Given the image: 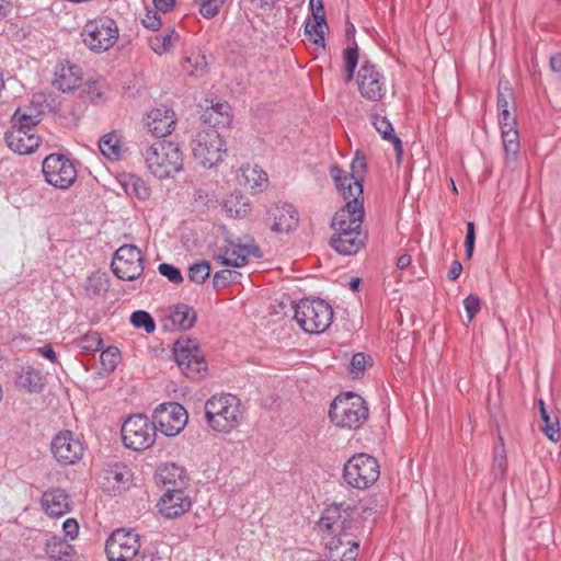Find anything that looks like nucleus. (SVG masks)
Returning a JSON list of instances; mask_svg holds the SVG:
<instances>
[{
	"instance_id": "obj_60",
	"label": "nucleus",
	"mask_w": 561,
	"mask_h": 561,
	"mask_svg": "<svg viewBox=\"0 0 561 561\" xmlns=\"http://www.w3.org/2000/svg\"><path fill=\"white\" fill-rule=\"evenodd\" d=\"M65 534L73 539L78 535L79 525L75 518H68L62 524Z\"/></svg>"
},
{
	"instance_id": "obj_56",
	"label": "nucleus",
	"mask_w": 561,
	"mask_h": 561,
	"mask_svg": "<svg viewBox=\"0 0 561 561\" xmlns=\"http://www.w3.org/2000/svg\"><path fill=\"white\" fill-rule=\"evenodd\" d=\"M476 241L474 224L472 221L467 222V233L465 240L466 255L470 259L473 254Z\"/></svg>"
},
{
	"instance_id": "obj_10",
	"label": "nucleus",
	"mask_w": 561,
	"mask_h": 561,
	"mask_svg": "<svg viewBox=\"0 0 561 561\" xmlns=\"http://www.w3.org/2000/svg\"><path fill=\"white\" fill-rule=\"evenodd\" d=\"M379 476L378 461L367 454H356L343 466V480L354 489H368L378 480Z\"/></svg>"
},
{
	"instance_id": "obj_51",
	"label": "nucleus",
	"mask_w": 561,
	"mask_h": 561,
	"mask_svg": "<svg viewBox=\"0 0 561 561\" xmlns=\"http://www.w3.org/2000/svg\"><path fill=\"white\" fill-rule=\"evenodd\" d=\"M158 271L161 275L165 276L173 284H180L183 282L181 271L172 264L161 263L158 266Z\"/></svg>"
},
{
	"instance_id": "obj_11",
	"label": "nucleus",
	"mask_w": 561,
	"mask_h": 561,
	"mask_svg": "<svg viewBox=\"0 0 561 561\" xmlns=\"http://www.w3.org/2000/svg\"><path fill=\"white\" fill-rule=\"evenodd\" d=\"M84 45L96 53L112 48L118 39V27L110 16H99L89 20L81 32Z\"/></svg>"
},
{
	"instance_id": "obj_13",
	"label": "nucleus",
	"mask_w": 561,
	"mask_h": 561,
	"mask_svg": "<svg viewBox=\"0 0 561 561\" xmlns=\"http://www.w3.org/2000/svg\"><path fill=\"white\" fill-rule=\"evenodd\" d=\"M45 181L60 190L70 187L77 179V170L70 159L60 153L47 156L42 165Z\"/></svg>"
},
{
	"instance_id": "obj_42",
	"label": "nucleus",
	"mask_w": 561,
	"mask_h": 561,
	"mask_svg": "<svg viewBox=\"0 0 561 561\" xmlns=\"http://www.w3.org/2000/svg\"><path fill=\"white\" fill-rule=\"evenodd\" d=\"M208 66L206 56L201 53H192L190 56L185 58L184 69L188 71L191 75H201L204 73Z\"/></svg>"
},
{
	"instance_id": "obj_3",
	"label": "nucleus",
	"mask_w": 561,
	"mask_h": 561,
	"mask_svg": "<svg viewBox=\"0 0 561 561\" xmlns=\"http://www.w3.org/2000/svg\"><path fill=\"white\" fill-rule=\"evenodd\" d=\"M141 154L150 173L160 180L173 176L183 168L181 148L172 141L158 140L145 145Z\"/></svg>"
},
{
	"instance_id": "obj_34",
	"label": "nucleus",
	"mask_w": 561,
	"mask_h": 561,
	"mask_svg": "<svg viewBox=\"0 0 561 561\" xmlns=\"http://www.w3.org/2000/svg\"><path fill=\"white\" fill-rule=\"evenodd\" d=\"M238 180L240 185L255 190L267 182V174L257 165H247L240 169Z\"/></svg>"
},
{
	"instance_id": "obj_30",
	"label": "nucleus",
	"mask_w": 561,
	"mask_h": 561,
	"mask_svg": "<svg viewBox=\"0 0 561 561\" xmlns=\"http://www.w3.org/2000/svg\"><path fill=\"white\" fill-rule=\"evenodd\" d=\"M204 122L211 126V129L230 125V105L227 102H218L206 108L202 115Z\"/></svg>"
},
{
	"instance_id": "obj_48",
	"label": "nucleus",
	"mask_w": 561,
	"mask_h": 561,
	"mask_svg": "<svg viewBox=\"0 0 561 561\" xmlns=\"http://www.w3.org/2000/svg\"><path fill=\"white\" fill-rule=\"evenodd\" d=\"M507 460L503 446L495 447L493 456V473L496 479H502L506 473Z\"/></svg>"
},
{
	"instance_id": "obj_7",
	"label": "nucleus",
	"mask_w": 561,
	"mask_h": 561,
	"mask_svg": "<svg viewBox=\"0 0 561 561\" xmlns=\"http://www.w3.org/2000/svg\"><path fill=\"white\" fill-rule=\"evenodd\" d=\"M294 318L305 332L319 334L330 327L333 309L323 299L305 298L296 305Z\"/></svg>"
},
{
	"instance_id": "obj_24",
	"label": "nucleus",
	"mask_w": 561,
	"mask_h": 561,
	"mask_svg": "<svg viewBox=\"0 0 561 561\" xmlns=\"http://www.w3.org/2000/svg\"><path fill=\"white\" fill-rule=\"evenodd\" d=\"M131 477L133 473L126 465L110 463L102 471V485L108 491H119L129 485Z\"/></svg>"
},
{
	"instance_id": "obj_43",
	"label": "nucleus",
	"mask_w": 561,
	"mask_h": 561,
	"mask_svg": "<svg viewBox=\"0 0 561 561\" xmlns=\"http://www.w3.org/2000/svg\"><path fill=\"white\" fill-rule=\"evenodd\" d=\"M501 136L503 140V147L507 154L515 157L519 150V140L517 128H502Z\"/></svg>"
},
{
	"instance_id": "obj_40",
	"label": "nucleus",
	"mask_w": 561,
	"mask_h": 561,
	"mask_svg": "<svg viewBox=\"0 0 561 561\" xmlns=\"http://www.w3.org/2000/svg\"><path fill=\"white\" fill-rule=\"evenodd\" d=\"M328 28L325 18L313 19L305 24L306 34L313 36L312 41L316 45L324 47V31Z\"/></svg>"
},
{
	"instance_id": "obj_39",
	"label": "nucleus",
	"mask_w": 561,
	"mask_h": 561,
	"mask_svg": "<svg viewBox=\"0 0 561 561\" xmlns=\"http://www.w3.org/2000/svg\"><path fill=\"white\" fill-rule=\"evenodd\" d=\"M358 49L356 46L346 47L343 51V69H344V81L351 82L354 78L355 69L358 65Z\"/></svg>"
},
{
	"instance_id": "obj_62",
	"label": "nucleus",
	"mask_w": 561,
	"mask_h": 561,
	"mask_svg": "<svg viewBox=\"0 0 561 561\" xmlns=\"http://www.w3.org/2000/svg\"><path fill=\"white\" fill-rule=\"evenodd\" d=\"M309 4H310V8L312 10L313 19L325 18L322 0H310Z\"/></svg>"
},
{
	"instance_id": "obj_52",
	"label": "nucleus",
	"mask_w": 561,
	"mask_h": 561,
	"mask_svg": "<svg viewBox=\"0 0 561 561\" xmlns=\"http://www.w3.org/2000/svg\"><path fill=\"white\" fill-rule=\"evenodd\" d=\"M224 3V0H205L199 8V13L206 18L211 19L216 16Z\"/></svg>"
},
{
	"instance_id": "obj_45",
	"label": "nucleus",
	"mask_w": 561,
	"mask_h": 561,
	"mask_svg": "<svg viewBox=\"0 0 561 561\" xmlns=\"http://www.w3.org/2000/svg\"><path fill=\"white\" fill-rule=\"evenodd\" d=\"M210 274V264L207 261L194 263L188 268V277L195 284H204Z\"/></svg>"
},
{
	"instance_id": "obj_22",
	"label": "nucleus",
	"mask_w": 561,
	"mask_h": 561,
	"mask_svg": "<svg viewBox=\"0 0 561 561\" xmlns=\"http://www.w3.org/2000/svg\"><path fill=\"white\" fill-rule=\"evenodd\" d=\"M4 139L8 147L20 154H28L36 150L41 144V137L35 130H26L25 128L10 127Z\"/></svg>"
},
{
	"instance_id": "obj_31",
	"label": "nucleus",
	"mask_w": 561,
	"mask_h": 561,
	"mask_svg": "<svg viewBox=\"0 0 561 561\" xmlns=\"http://www.w3.org/2000/svg\"><path fill=\"white\" fill-rule=\"evenodd\" d=\"M118 181L127 195H133L140 201H146L150 197V187L138 175L133 173H124L119 176Z\"/></svg>"
},
{
	"instance_id": "obj_12",
	"label": "nucleus",
	"mask_w": 561,
	"mask_h": 561,
	"mask_svg": "<svg viewBox=\"0 0 561 561\" xmlns=\"http://www.w3.org/2000/svg\"><path fill=\"white\" fill-rule=\"evenodd\" d=\"M140 549L139 535L131 529H115L106 540L108 561H134Z\"/></svg>"
},
{
	"instance_id": "obj_50",
	"label": "nucleus",
	"mask_w": 561,
	"mask_h": 561,
	"mask_svg": "<svg viewBox=\"0 0 561 561\" xmlns=\"http://www.w3.org/2000/svg\"><path fill=\"white\" fill-rule=\"evenodd\" d=\"M72 550L71 546L62 540H58L54 538L51 541L47 542L46 552L53 559H61V554L69 556Z\"/></svg>"
},
{
	"instance_id": "obj_25",
	"label": "nucleus",
	"mask_w": 561,
	"mask_h": 561,
	"mask_svg": "<svg viewBox=\"0 0 561 561\" xmlns=\"http://www.w3.org/2000/svg\"><path fill=\"white\" fill-rule=\"evenodd\" d=\"M41 504L46 514L61 516L70 511V499L64 489L53 488L45 491Z\"/></svg>"
},
{
	"instance_id": "obj_35",
	"label": "nucleus",
	"mask_w": 561,
	"mask_h": 561,
	"mask_svg": "<svg viewBox=\"0 0 561 561\" xmlns=\"http://www.w3.org/2000/svg\"><path fill=\"white\" fill-rule=\"evenodd\" d=\"M222 207L231 218H244L251 211L249 199L242 195H230L225 199Z\"/></svg>"
},
{
	"instance_id": "obj_17",
	"label": "nucleus",
	"mask_w": 561,
	"mask_h": 561,
	"mask_svg": "<svg viewBox=\"0 0 561 561\" xmlns=\"http://www.w3.org/2000/svg\"><path fill=\"white\" fill-rule=\"evenodd\" d=\"M50 451L61 466L75 465L83 456V444L71 431H61L50 442Z\"/></svg>"
},
{
	"instance_id": "obj_23",
	"label": "nucleus",
	"mask_w": 561,
	"mask_h": 561,
	"mask_svg": "<svg viewBox=\"0 0 561 561\" xmlns=\"http://www.w3.org/2000/svg\"><path fill=\"white\" fill-rule=\"evenodd\" d=\"M367 233L365 231H334L330 238V245L340 254H356L365 244Z\"/></svg>"
},
{
	"instance_id": "obj_8",
	"label": "nucleus",
	"mask_w": 561,
	"mask_h": 561,
	"mask_svg": "<svg viewBox=\"0 0 561 561\" xmlns=\"http://www.w3.org/2000/svg\"><path fill=\"white\" fill-rule=\"evenodd\" d=\"M194 159L204 168H214L222 162L227 146L216 129L198 130L192 140Z\"/></svg>"
},
{
	"instance_id": "obj_16",
	"label": "nucleus",
	"mask_w": 561,
	"mask_h": 561,
	"mask_svg": "<svg viewBox=\"0 0 561 561\" xmlns=\"http://www.w3.org/2000/svg\"><path fill=\"white\" fill-rule=\"evenodd\" d=\"M360 95L370 102H379L386 94V78L369 60L364 61L356 76Z\"/></svg>"
},
{
	"instance_id": "obj_9",
	"label": "nucleus",
	"mask_w": 561,
	"mask_h": 561,
	"mask_svg": "<svg viewBox=\"0 0 561 561\" xmlns=\"http://www.w3.org/2000/svg\"><path fill=\"white\" fill-rule=\"evenodd\" d=\"M158 426L148 416H129L122 426V440L126 448L142 451L151 447L157 437Z\"/></svg>"
},
{
	"instance_id": "obj_14",
	"label": "nucleus",
	"mask_w": 561,
	"mask_h": 561,
	"mask_svg": "<svg viewBox=\"0 0 561 561\" xmlns=\"http://www.w3.org/2000/svg\"><path fill=\"white\" fill-rule=\"evenodd\" d=\"M111 268L114 275L123 280H135L144 273V256L134 244L119 247L112 260Z\"/></svg>"
},
{
	"instance_id": "obj_32",
	"label": "nucleus",
	"mask_w": 561,
	"mask_h": 561,
	"mask_svg": "<svg viewBox=\"0 0 561 561\" xmlns=\"http://www.w3.org/2000/svg\"><path fill=\"white\" fill-rule=\"evenodd\" d=\"M371 123L375 129L381 135L382 139L390 141L393 145L397 158L400 159L403 153L402 141L396 136L392 124L386 116L374 114Z\"/></svg>"
},
{
	"instance_id": "obj_63",
	"label": "nucleus",
	"mask_w": 561,
	"mask_h": 561,
	"mask_svg": "<svg viewBox=\"0 0 561 561\" xmlns=\"http://www.w3.org/2000/svg\"><path fill=\"white\" fill-rule=\"evenodd\" d=\"M153 4L158 11L168 13L173 10L175 0H153Z\"/></svg>"
},
{
	"instance_id": "obj_20",
	"label": "nucleus",
	"mask_w": 561,
	"mask_h": 561,
	"mask_svg": "<svg viewBox=\"0 0 561 561\" xmlns=\"http://www.w3.org/2000/svg\"><path fill=\"white\" fill-rule=\"evenodd\" d=\"M175 113L167 105H159L152 108L146 118V127L156 137L170 135L175 126Z\"/></svg>"
},
{
	"instance_id": "obj_54",
	"label": "nucleus",
	"mask_w": 561,
	"mask_h": 561,
	"mask_svg": "<svg viewBox=\"0 0 561 561\" xmlns=\"http://www.w3.org/2000/svg\"><path fill=\"white\" fill-rule=\"evenodd\" d=\"M369 357L364 353H356L351 360V373L358 378L363 375Z\"/></svg>"
},
{
	"instance_id": "obj_29",
	"label": "nucleus",
	"mask_w": 561,
	"mask_h": 561,
	"mask_svg": "<svg viewBox=\"0 0 561 561\" xmlns=\"http://www.w3.org/2000/svg\"><path fill=\"white\" fill-rule=\"evenodd\" d=\"M156 478L164 485H172V489H184L187 481L184 468L174 462L160 466L156 472Z\"/></svg>"
},
{
	"instance_id": "obj_15",
	"label": "nucleus",
	"mask_w": 561,
	"mask_h": 561,
	"mask_svg": "<svg viewBox=\"0 0 561 561\" xmlns=\"http://www.w3.org/2000/svg\"><path fill=\"white\" fill-rule=\"evenodd\" d=\"M173 354L179 368L188 378L201 376L207 369V364L194 340L186 337L176 340Z\"/></svg>"
},
{
	"instance_id": "obj_38",
	"label": "nucleus",
	"mask_w": 561,
	"mask_h": 561,
	"mask_svg": "<svg viewBox=\"0 0 561 561\" xmlns=\"http://www.w3.org/2000/svg\"><path fill=\"white\" fill-rule=\"evenodd\" d=\"M542 425L540 430L551 440L557 443L561 438L558 415L553 411H542L540 415Z\"/></svg>"
},
{
	"instance_id": "obj_58",
	"label": "nucleus",
	"mask_w": 561,
	"mask_h": 561,
	"mask_svg": "<svg viewBox=\"0 0 561 561\" xmlns=\"http://www.w3.org/2000/svg\"><path fill=\"white\" fill-rule=\"evenodd\" d=\"M85 288L92 294L99 295L101 291L106 290V282L102 276L89 277Z\"/></svg>"
},
{
	"instance_id": "obj_1",
	"label": "nucleus",
	"mask_w": 561,
	"mask_h": 561,
	"mask_svg": "<svg viewBox=\"0 0 561 561\" xmlns=\"http://www.w3.org/2000/svg\"><path fill=\"white\" fill-rule=\"evenodd\" d=\"M318 530L327 549L332 553L343 546L348 548L342 553L341 561H356L359 541L355 531L357 527L353 519V508L345 504H332L321 514L317 524Z\"/></svg>"
},
{
	"instance_id": "obj_36",
	"label": "nucleus",
	"mask_w": 561,
	"mask_h": 561,
	"mask_svg": "<svg viewBox=\"0 0 561 561\" xmlns=\"http://www.w3.org/2000/svg\"><path fill=\"white\" fill-rule=\"evenodd\" d=\"M99 148L102 154L112 161L119 160L123 153L119 136L114 131L104 135L100 139Z\"/></svg>"
},
{
	"instance_id": "obj_2",
	"label": "nucleus",
	"mask_w": 561,
	"mask_h": 561,
	"mask_svg": "<svg viewBox=\"0 0 561 561\" xmlns=\"http://www.w3.org/2000/svg\"><path fill=\"white\" fill-rule=\"evenodd\" d=\"M339 165L330 168L336 190L346 202L345 206L339 209L332 218L331 228L334 231H364L362 229L364 218L363 185L353 176L342 175Z\"/></svg>"
},
{
	"instance_id": "obj_57",
	"label": "nucleus",
	"mask_w": 561,
	"mask_h": 561,
	"mask_svg": "<svg viewBox=\"0 0 561 561\" xmlns=\"http://www.w3.org/2000/svg\"><path fill=\"white\" fill-rule=\"evenodd\" d=\"M499 124L501 129L515 128L517 126L516 116L510 110L504 108L499 112Z\"/></svg>"
},
{
	"instance_id": "obj_28",
	"label": "nucleus",
	"mask_w": 561,
	"mask_h": 561,
	"mask_svg": "<svg viewBox=\"0 0 561 561\" xmlns=\"http://www.w3.org/2000/svg\"><path fill=\"white\" fill-rule=\"evenodd\" d=\"M196 311L186 304H178L170 309L168 320L171 330H188L196 322Z\"/></svg>"
},
{
	"instance_id": "obj_6",
	"label": "nucleus",
	"mask_w": 561,
	"mask_h": 561,
	"mask_svg": "<svg viewBox=\"0 0 561 561\" xmlns=\"http://www.w3.org/2000/svg\"><path fill=\"white\" fill-rule=\"evenodd\" d=\"M220 229L224 233V242L217 244L213 251V259L218 264L237 268L244 266L250 256H262V252L253 239L241 242L240 239H232L225 226H221Z\"/></svg>"
},
{
	"instance_id": "obj_49",
	"label": "nucleus",
	"mask_w": 561,
	"mask_h": 561,
	"mask_svg": "<svg viewBox=\"0 0 561 561\" xmlns=\"http://www.w3.org/2000/svg\"><path fill=\"white\" fill-rule=\"evenodd\" d=\"M366 167L367 165H366L365 157L357 152L356 156L354 157V159L352 160V163H351L352 172L347 173L346 171L341 169L342 172H343L342 175H344V176H353V178H355V180L357 182H359V184L363 185V173L365 172Z\"/></svg>"
},
{
	"instance_id": "obj_21",
	"label": "nucleus",
	"mask_w": 561,
	"mask_h": 561,
	"mask_svg": "<svg viewBox=\"0 0 561 561\" xmlns=\"http://www.w3.org/2000/svg\"><path fill=\"white\" fill-rule=\"evenodd\" d=\"M267 219L272 221L271 228L277 233H288L296 228L298 211L288 203L276 204L267 210Z\"/></svg>"
},
{
	"instance_id": "obj_46",
	"label": "nucleus",
	"mask_w": 561,
	"mask_h": 561,
	"mask_svg": "<svg viewBox=\"0 0 561 561\" xmlns=\"http://www.w3.org/2000/svg\"><path fill=\"white\" fill-rule=\"evenodd\" d=\"M78 345L83 353L91 354L100 350L102 337L98 332H88L79 339Z\"/></svg>"
},
{
	"instance_id": "obj_26",
	"label": "nucleus",
	"mask_w": 561,
	"mask_h": 561,
	"mask_svg": "<svg viewBox=\"0 0 561 561\" xmlns=\"http://www.w3.org/2000/svg\"><path fill=\"white\" fill-rule=\"evenodd\" d=\"M81 80L82 72L80 67L67 61L57 67L53 84L62 92H70L80 85Z\"/></svg>"
},
{
	"instance_id": "obj_18",
	"label": "nucleus",
	"mask_w": 561,
	"mask_h": 561,
	"mask_svg": "<svg viewBox=\"0 0 561 561\" xmlns=\"http://www.w3.org/2000/svg\"><path fill=\"white\" fill-rule=\"evenodd\" d=\"M191 506L192 500L184 489H168L157 503L158 512L168 519L184 515Z\"/></svg>"
},
{
	"instance_id": "obj_4",
	"label": "nucleus",
	"mask_w": 561,
	"mask_h": 561,
	"mask_svg": "<svg viewBox=\"0 0 561 561\" xmlns=\"http://www.w3.org/2000/svg\"><path fill=\"white\" fill-rule=\"evenodd\" d=\"M205 420L215 432L230 433L242 420L240 399L231 393L210 397L205 403Z\"/></svg>"
},
{
	"instance_id": "obj_5",
	"label": "nucleus",
	"mask_w": 561,
	"mask_h": 561,
	"mask_svg": "<svg viewBox=\"0 0 561 561\" xmlns=\"http://www.w3.org/2000/svg\"><path fill=\"white\" fill-rule=\"evenodd\" d=\"M332 423L342 428H359L368 419L366 401L354 392L336 397L330 408Z\"/></svg>"
},
{
	"instance_id": "obj_47",
	"label": "nucleus",
	"mask_w": 561,
	"mask_h": 561,
	"mask_svg": "<svg viewBox=\"0 0 561 561\" xmlns=\"http://www.w3.org/2000/svg\"><path fill=\"white\" fill-rule=\"evenodd\" d=\"M241 277V273L234 270H220L214 274L213 284L214 287H225L229 284L237 283Z\"/></svg>"
},
{
	"instance_id": "obj_19",
	"label": "nucleus",
	"mask_w": 561,
	"mask_h": 561,
	"mask_svg": "<svg viewBox=\"0 0 561 561\" xmlns=\"http://www.w3.org/2000/svg\"><path fill=\"white\" fill-rule=\"evenodd\" d=\"M161 408L157 415L159 430L169 437L178 435L187 422L185 409L179 403H169Z\"/></svg>"
},
{
	"instance_id": "obj_59",
	"label": "nucleus",
	"mask_w": 561,
	"mask_h": 561,
	"mask_svg": "<svg viewBox=\"0 0 561 561\" xmlns=\"http://www.w3.org/2000/svg\"><path fill=\"white\" fill-rule=\"evenodd\" d=\"M142 24L148 30L158 31L161 26V20L158 12L148 10L142 19Z\"/></svg>"
},
{
	"instance_id": "obj_61",
	"label": "nucleus",
	"mask_w": 561,
	"mask_h": 561,
	"mask_svg": "<svg viewBox=\"0 0 561 561\" xmlns=\"http://www.w3.org/2000/svg\"><path fill=\"white\" fill-rule=\"evenodd\" d=\"M512 99V92L510 89H506L505 91H499L497 94V110L499 112L507 108L510 110V100Z\"/></svg>"
},
{
	"instance_id": "obj_53",
	"label": "nucleus",
	"mask_w": 561,
	"mask_h": 561,
	"mask_svg": "<svg viewBox=\"0 0 561 561\" xmlns=\"http://www.w3.org/2000/svg\"><path fill=\"white\" fill-rule=\"evenodd\" d=\"M463 306L468 320L472 321L477 313H479L481 310V300L477 295H469L467 298H465Z\"/></svg>"
},
{
	"instance_id": "obj_55",
	"label": "nucleus",
	"mask_w": 561,
	"mask_h": 561,
	"mask_svg": "<svg viewBox=\"0 0 561 561\" xmlns=\"http://www.w3.org/2000/svg\"><path fill=\"white\" fill-rule=\"evenodd\" d=\"M84 92L88 94L89 100L93 103H100L104 100V89L103 85L99 82L88 83Z\"/></svg>"
},
{
	"instance_id": "obj_37",
	"label": "nucleus",
	"mask_w": 561,
	"mask_h": 561,
	"mask_svg": "<svg viewBox=\"0 0 561 561\" xmlns=\"http://www.w3.org/2000/svg\"><path fill=\"white\" fill-rule=\"evenodd\" d=\"M180 35L175 32L174 28L169 30L163 34H157L149 39V44L151 49L162 55L169 51L176 42H179Z\"/></svg>"
},
{
	"instance_id": "obj_44",
	"label": "nucleus",
	"mask_w": 561,
	"mask_h": 561,
	"mask_svg": "<svg viewBox=\"0 0 561 561\" xmlns=\"http://www.w3.org/2000/svg\"><path fill=\"white\" fill-rule=\"evenodd\" d=\"M130 322L135 328H141L147 333H152L156 329V323L153 318L149 312L144 310L134 311L130 316Z\"/></svg>"
},
{
	"instance_id": "obj_27",
	"label": "nucleus",
	"mask_w": 561,
	"mask_h": 561,
	"mask_svg": "<svg viewBox=\"0 0 561 561\" xmlns=\"http://www.w3.org/2000/svg\"><path fill=\"white\" fill-rule=\"evenodd\" d=\"M43 112L33 105L18 107L11 116L10 127L25 128L26 130H35V127L42 121Z\"/></svg>"
},
{
	"instance_id": "obj_64",
	"label": "nucleus",
	"mask_w": 561,
	"mask_h": 561,
	"mask_svg": "<svg viewBox=\"0 0 561 561\" xmlns=\"http://www.w3.org/2000/svg\"><path fill=\"white\" fill-rule=\"evenodd\" d=\"M549 64L553 72L561 73V53L551 55Z\"/></svg>"
},
{
	"instance_id": "obj_41",
	"label": "nucleus",
	"mask_w": 561,
	"mask_h": 561,
	"mask_svg": "<svg viewBox=\"0 0 561 561\" xmlns=\"http://www.w3.org/2000/svg\"><path fill=\"white\" fill-rule=\"evenodd\" d=\"M100 359L103 373L111 374L121 360V352L116 346H108L102 351Z\"/></svg>"
},
{
	"instance_id": "obj_33",
	"label": "nucleus",
	"mask_w": 561,
	"mask_h": 561,
	"mask_svg": "<svg viewBox=\"0 0 561 561\" xmlns=\"http://www.w3.org/2000/svg\"><path fill=\"white\" fill-rule=\"evenodd\" d=\"M16 385L30 393H38L43 390V376L39 370L26 367L18 375Z\"/></svg>"
}]
</instances>
